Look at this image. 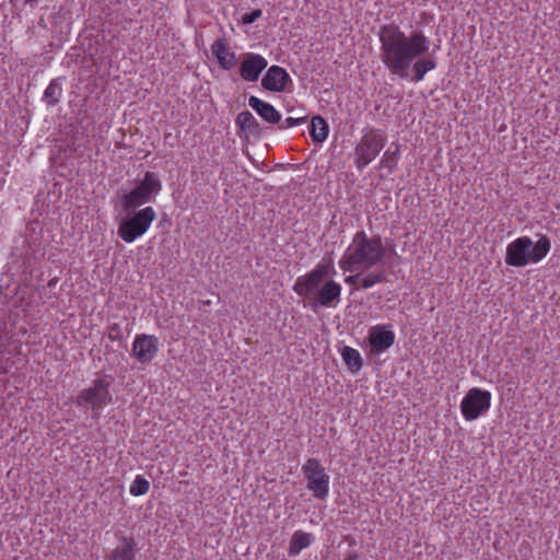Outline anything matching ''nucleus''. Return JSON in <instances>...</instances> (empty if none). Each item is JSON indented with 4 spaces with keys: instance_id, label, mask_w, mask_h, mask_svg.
<instances>
[{
    "instance_id": "nucleus-16",
    "label": "nucleus",
    "mask_w": 560,
    "mask_h": 560,
    "mask_svg": "<svg viewBox=\"0 0 560 560\" xmlns=\"http://www.w3.org/2000/svg\"><path fill=\"white\" fill-rule=\"evenodd\" d=\"M137 542L131 536H121L117 546L109 551L106 560H136Z\"/></svg>"
},
{
    "instance_id": "nucleus-31",
    "label": "nucleus",
    "mask_w": 560,
    "mask_h": 560,
    "mask_svg": "<svg viewBox=\"0 0 560 560\" xmlns=\"http://www.w3.org/2000/svg\"><path fill=\"white\" fill-rule=\"evenodd\" d=\"M56 282H57V280H56V279L50 280V281H49V283H48V285L51 288V287H54V285L56 284Z\"/></svg>"
},
{
    "instance_id": "nucleus-7",
    "label": "nucleus",
    "mask_w": 560,
    "mask_h": 560,
    "mask_svg": "<svg viewBox=\"0 0 560 560\" xmlns=\"http://www.w3.org/2000/svg\"><path fill=\"white\" fill-rule=\"evenodd\" d=\"M162 184L155 173L147 172L143 179L122 197V207L126 212L135 211L144 203L151 202L161 191Z\"/></svg>"
},
{
    "instance_id": "nucleus-12",
    "label": "nucleus",
    "mask_w": 560,
    "mask_h": 560,
    "mask_svg": "<svg viewBox=\"0 0 560 560\" xmlns=\"http://www.w3.org/2000/svg\"><path fill=\"white\" fill-rule=\"evenodd\" d=\"M160 350L159 338L154 335L138 334L132 342V354L139 363H150Z\"/></svg>"
},
{
    "instance_id": "nucleus-23",
    "label": "nucleus",
    "mask_w": 560,
    "mask_h": 560,
    "mask_svg": "<svg viewBox=\"0 0 560 560\" xmlns=\"http://www.w3.org/2000/svg\"><path fill=\"white\" fill-rule=\"evenodd\" d=\"M62 95L61 79H52L44 91L43 100L49 105L55 106L60 102Z\"/></svg>"
},
{
    "instance_id": "nucleus-17",
    "label": "nucleus",
    "mask_w": 560,
    "mask_h": 560,
    "mask_svg": "<svg viewBox=\"0 0 560 560\" xmlns=\"http://www.w3.org/2000/svg\"><path fill=\"white\" fill-rule=\"evenodd\" d=\"M211 51L224 70H232L237 65L235 52L230 51L224 38H218L211 45Z\"/></svg>"
},
{
    "instance_id": "nucleus-6",
    "label": "nucleus",
    "mask_w": 560,
    "mask_h": 560,
    "mask_svg": "<svg viewBox=\"0 0 560 560\" xmlns=\"http://www.w3.org/2000/svg\"><path fill=\"white\" fill-rule=\"evenodd\" d=\"M127 213L128 217L118 226V236L126 243H132L147 233L156 218V212L149 206Z\"/></svg>"
},
{
    "instance_id": "nucleus-29",
    "label": "nucleus",
    "mask_w": 560,
    "mask_h": 560,
    "mask_svg": "<svg viewBox=\"0 0 560 560\" xmlns=\"http://www.w3.org/2000/svg\"><path fill=\"white\" fill-rule=\"evenodd\" d=\"M343 560H368V559H363L359 552L357 550H348L346 553H345V558Z\"/></svg>"
},
{
    "instance_id": "nucleus-18",
    "label": "nucleus",
    "mask_w": 560,
    "mask_h": 560,
    "mask_svg": "<svg viewBox=\"0 0 560 560\" xmlns=\"http://www.w3.org/2000/svg\"><path fill=\"white\" fill-rule=\"evenodd\" d=\"M248 105L267 122L278 124L281 121V114L269 103L258 98L257 96H249Z\"/></svg>"
},
{
    "instance_id": "nucleus-30",
    "label": "nucleus",
    "mask_w": 560,
    "mask_h": 560,
    "mask_svg": "<svg viewBox=\"0 0 560 560\" xmlns=\"http://www.w3.org/2000/svg\"><path fill=\"white\" fill-rule=\"evenodd\" d=\"M25 4H28V5H35L37 4L40 0H23Z\"/></svg>"
},
{
    "instance_id": "nucleus-27",
    "label": "nucleus",
    "mask_w": 560,
    "mask_h": 560,
    "mask_svg": "<svg viewBox=\"0 0 560 560\" xmlns=\"http://www.w3.org/2000/svg\"><path fill=\"white\" fill-rule=\"evenodd\" d=\"M108 338L112 341H120L124 339V330L119 324L114 323L109 326Z\"/></svg>"
},
{
    "instance_id": "nucleus-15",
    "label": "nucleus",
    "mask_w": 560,
    "mask_h": 560,
    "mask_svg": "<svg viewBox=\"0 0 560 560\" xmlns=\"http://www.w3.org/2000/svg\"><path fill=\"white\" fill-rule=\"evenodd\" d=\"M289 81H291V78L285 69L271 66L262 77L261 85L271 92H282Z\"/></svg>"
},
{
    "instance_id": "nucleus-2",
    "label": "nucleus",
    "mask_w": 560,
    "mask_h": 560,
    "mask_svg": "<svg viewBox=\"0 0 560 560\" xmlns=\"http://www.w3.org/2000/svg\"><path fill=\"white\" fill-rule=\"evenodd\" d=\"M394 249L384 244L380 235H368L365 231L354 233L338 265L346 272L382 270Z\"/></svg>"
},
{
    "instance_id": "nucleus-28",
    "label": "nucleus",
    "mask_w": 560,
    "mask_h": 560,
    "mask_svg": "<svg viewBox=\"0 0 560 560\" xmlns=\"http://www.w3.org/2000/svg\"><path fill=\"white\" fill-rule=\"evenodd\" d=\"M261 14H262V12L260 9L253 10L252 12L245 13L242 16V22H243V24H246V25L252 24L255 21H257L261 16Z\"/></svg>"
},
{
    "instance_id": "nucleus-10",
    "label": "nucleus",
    "mask_w": 560,
    "mask_h": 560,
    "mask_svg": "<svg viewBox=\"0 0 560 560\" xmlns=\"http://www.w3.org/2000/svg\"><path fill=\"white\" fill-rule=\"evenodd\" d=\"M491 406V394L480 388H471L467 392L460 402V411L467 421L478 419L489 410Z\"/></svg>"
},
{
    "instance_id": "nucleus-13",
    "label": "nucleus",
    "mask_w": 560,
    "mask_h": 560,
    "mask_svg": "<svg viewBox=\"0 0 560 560\" xmlns=\"http://www.w3.org/2000/svg\"><path fill=\"white\" fill-rule=\"evenodd\" d=\"M267 65V59L261 55L247 52L240 65V75L248 82L257 81Z\"/></svg>"
},
{
    "instance_id": "nucleus-3",
    "label": "nucleus",
    "mask_w": 560,
    "mask_h": 560,
    "mask_svg": "<svg viewBox=\"0 0 560 560\" xmlns=\"http://www.w3.org/2000/svg\"><path fill=\"white\" fill-rule=\"evenodd\" d=\"M336 275L332 258H323L310 272L298 277L293 291L301 298L313 299L324 307H336L341 301L342 287L332 279L326 278Z\"/></svg>"
},
{
    "instance_id": "nucleus-24",
    "label": "nucleus",
    "mask_w": 560,
    "mask_h": 560,
    "mask_svg": "<svg viewBox=\"0 0 560 560\" xmlns=\"http://www.w3.org/2000/svg\"><path fill=\"white\" fill-rule=\"evenodd\" d=\"M150 490V482L142 477L141 475H138L132 483L130 485L129 492L133 497H139L148 493Z\"/></svg>"
},
{
    "instance_id": "nucleus-4",
    "label": "nucleus",
    "mask_w": 560,
    "mask_h": 560,
    "mask_svg": "<svg viewBox=\"0 0 560 560\" xmlns=\"http://www.w3.org/2000/svg\"><path fill=\"white\" fill-rule=\"evenodd\" d=\"M550 240L542 235L534 243L528 236H521L506 246L505 264L511 267H524L538 264L550 252Z\"/></svg>"
},
{
    "instance_id": "nucleus-8",
    "label": "nucleus",
    "mask_w": 560,
    "mask_h": 560,
    "mask_svg": "<svg viewBox=\"0 0 560 560\" xmlns=\"http://www.w3.org/2000/svg\"><path fill=\"white\" fill-rule=\"evenodd\" d=\"M387 141L385 133L380 129H369L361 137L354 148V164L362 171L368 166L383 150Z\"/></svg>"
},
{
    "instance_id": "nucleus-26",
    "label": "nucleus",
    "mask_w": 560,
    "mask_h": 560,
    "mask_svg": "<svg viewBox=\"0 0 560 560\" xmlns=\"http://www.w3.org/2000/svg\"><path fill=\"white\" fill-rule=\"evenodd\" d=\"M307 116L288 117L283 121H280V129H288L304 124Z\"/></svg>"
},
{
    "instance_id": "nucleus-25",
    "label": "nucleus",
    "mask_w": 560,
    "mask_h": 560,
    "mask_svg": "<svg viewBox=\"0 0 560 560\" xmlns=\"http://www.w3.org/2000/svg\"><path fill=\"white\" fill-rule=\"evenodd\" d=\"M399 160V148L395 151L386 150L381 159L380 165L382 168H387L389 173L396 167Z\"/></svg>"
},
{
    "instance_id": "nucleus-14",
    "label": "nucleus",
    "mask_w": 560,
    "mask_h": 560,
    "mask_svg": "<svg viewBox=\"0 0 560 560\" xmlns=\"http://www.w3.org/2000/svg\"><path fill=\"white\" fill-rule=\"evenodd\" d=\"M387 281V273L385 270H373L369 272L357 271L354 275L347 276L345 282L353 285L355 289L368 290L375 284L384 283Z\"/></svg>"
},
{
    "instance_id": "nucleus-20",
    "label": "nucleus",
    "mask_w": 560,
    "mask_h": 560,
    "mask_svg": "<svg viewBox=\"0 0 560 560\" xmlns=\"http://www.w3.org/2000/svg\"><path fill=\"white\" fill-rule=\"evenodd\" d=\"M236 126H238L243 131L249 135H258L260 131V125L258 120L254 117V115L248 110L241 112L235 119Z\"/></svg>"
},
{
    "instance_id": "nucleus-1",
    "label": "nucleus",
    "mask_w": 560,
    "mask_h": 560,
    "mask_svg": "<svg viewBox=\"0 0 560 560\" xmlns=\"http://www.w3.org/2000/svg\"><path fill=\"white\" fill-rule=\"evenodd\" d=\"M378 39L383 65L401 80L421 82L438 67L436 57L429 55L431 39L420 30L406 34L395 24H385L380 28Z\"/></svg>"
},
{
    "instance_id": "nucleus-11",
    "label": "nucleus",
    "mask_w": 560,
    "mask_h": 560,
    "mask_svg": "<svg viewBox=\"0 0 560 560\" xmlns=\"http://www.w3.org/2000/svg\"><path fill=\"white\" fill-rule=\"evenodd\" d=\"M389 328V325H376L369 330L370 358L381 354L395 343V332Z\"/></svg>"
},
{
    "instance_id": "nucleus-21",
    "label": "nucleus",
    "mask_w": 560,
    "mask_h": 560,
    "mask_svg": "<svg viewBox=\"0 0 560 560\" xmlns=\"http://www.w3.org/2000/svg\"><path fill=\"white\" fill-rule=\"evenodd\" d=\"M341 358L347 368L352 372H359L363 366V360L360 352L349 346H345L340 351Z\"/></svg>"
},
{
    "instance_id": "nucleus-5",
    "label": "nucleus",
    "mask_w": 560,
    "mask_h": 560,
    "mask_svg": "<svg viewBox=\"0 0 560 560\" xmlns=\"http://www.w3.org/2000/svg\"><path fill=\"white\" fill-rule=\"evenodd\" d=\"M113 378L109 375H102L93 380L91 385L79 392L75 397V405L80 408H91L93 418L98 419L101 411L113 401L110 386Z\"/></svg>"
},
{
    "instance_id": "nucleus-9",
    "label": "nucleus",
    "mask_w": 560,
    "mask_h": 560,
    "mask_svg": "<svg viewBox=\"0 0 560 560\" xmlns=\"http://www.w3.org/2000/svg\"><path fill=\"white\" fill-rule=\"evenodd\" d=\"M302 472L306 480V488L314 498L325 500L329 493L330 477L317 458H308L302 466Z\"/></svg>"
},
{
    "instance_id": "nucleus-22",
    "label": "nucleus",
    "mask_w": 560,
    "mask_h": 560,
    "mask_svg": "<svg viewBox=\"0 0 560 560\" xmlns=\"http://www.w3.org/2000/svg\"><path fill=\"white\" fill-rule=\"evenodd\" d=\"M328 124L322 116L312 118L310 133L314 142H324L328 137Z\"/></svg>"
},
{
    "instance_id": "nucleus-19",
    "label": "nucleus",
    "mask_w": 560,
    "mask_h": 560,
    "mask_svg": "<svg viewBox=\"0 0 560 560\" xmlns=\"http://www.w3.org/2000/svg\"><path fill=\"white\" fill-rule=\"evenodd\" d=\"M314 539L315 538L311 533H305L303 530L294 532L289 546V555L291 557L300 555L303 549L307 548L314 541Z\"/></svg>"
}]
</instances>
